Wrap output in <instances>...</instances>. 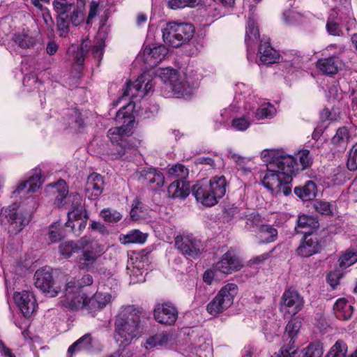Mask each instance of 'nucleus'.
<instances>
[{
	"mask_svg": "<svg viewBox=\"0 0 357 357\" xmlns=\"http://www.w3.org/2000/svg\"><path fill=\"white\" fill-rule=\"evenodd\" d=\"M154 318L160 324L172 325L178 318V311L170 303L158 304L154 309Z\"/></svg>",
	"mask_w": 357,
	"mask_h": 357,
	"instance_id": "nucleus-16",
	"label": "nucleus"
},
{
	"mask_svg": "<svg viewBox=\"0 0 357 357\" xmlns=\"http://www.w3.org/2000/svg\"><path fill=\"white\" fill-rule=\"evenodd\" d=\"M256 238L259 244L270 243L276 241L278 230L271 225H261L257 227Z\"/></svg>",
	"mask_w": 357,
	"mask_h": 357,
	"instance_id": "nucleus-26",
	"label": "nucleus"
},
{
	"mask_svg": "<svg viewBox=\"0 0 357 357\" xmlns=\"http://www.w3.org/2000/svg\"><path fill=\"white\" fill-rule=\"evenodd\" d=\"M321 250V243L317 235L304 236V241L297 248V253L303 257H309Z\"/></svg>",
	"mask_w": 357,
	"mask_h": 357,
	"instance_id": "nucleus-19",
	"label": "nucleus"
},
{
	"mask_svg": "<svg viewBox=\"0 0 357 357\" xmlns=\"http://www.w3.org/2000/svg\"><path fill=\"white\" fill-rule=\"evenodd\" d=\"M128 128L123 126L120 127L112 128L108 130V136L109 137L112 144L117 142L125 140L123 136L126 134Z\"/></svg>",
	"mask_w": 357,
	"mask_h": 357,
	"instance_id": "nucleus-48",
	"label": "nucleus"
},
{
	"mask_svg": "<svg viewBox=\"0 0 357 357\" xmlns=\"http://www.w3.org/2000/svg\"><path fill=\"white\" fill-rule=\"evenodd\" d=\"M175 247L190 260L198 259L204 250L202 242L191 234L177 236Z\"/></svg>",
	"mask_w": 357,
	"mask_h": 357,
	"instance_id": "nucleus-10",
	"label": "nucleus"
},
{
	"mask_svg": "<svg viewBox=\"0 0 357 357\" xmlns=\"http://www.w3.org/2000/svg\"><path fill=\"white\" fill-rule=\"evenodd\" d=\"M259 60L258 64L268 65L276 63L279 59L280 55L278 52L273 49L268 39L263 38L260 41L259 47Z\"/></svg>",
	"mask_w": 357,
	"mask_h": 357,
	"instance_id": "nucleus-22",
	"label": "nucleus"
},
{
	"mask_svg": "<svg viewBox=\"0 0 357 357\" xmlns=\"http://www.w3.org/2000/svg\"><path fill=\"white\" fill-rule=\"evenodd\" d=\"M167 53V49L163 45L155 46L153 47H146L144 50V55L146 59H153L155 62L162 61Z\"/></svg>",
	"mask_w": 357,
	"mask_h": 357,
	"instance_id": "nucleus-35",
	"label": "nucleus"
},
{
	"mask_svg": "<svg viewBox=\"0 0 357 357\" xmlns=\"http://www.w3.org/2000/svg\"><path fill=\"white\" fill-rule=\"evenodd\" d=\"M155 79L169 85L175 93H183L185 91V84L179 80L176 70L172 68L160 70Z\"/></svg>",
	"mask_w": 357,
	"mask_h": 357,
	"instance_id": "nucleus-17",
	"label": "nucleus"
},
{
	"mask_svg": "<svg viewBox=\"0 0 357 357\" xmlns=\"http://www.w3.org/2000/svg\"><path fill=\"white\" fill-rule=\"evenodd\" d=\"M142 310L135 305L122 307L114 320V338L121 344L128 345L142 335L144 326Z\"/></svg>",
	"mask_w": 357,
	"mask_h": 357,
	"instance_id": "nucleus-1",
	"label": "nucleus"
},
{
	"mask_svg": "<svg viewBox=\"0 0 357 357\" xmlns=\"http://www.w3.org/2000/svg\"><path fill=\"white\" fill-rule=\"evenodd\" d=\"M60 254L65 258H69L73 253L77 252L79 250L78 242L65 241L61 243L59 247Z\"/></svg>",
	"mask_w": 357,
	"mask_h": 357,
	"instance_id": "nucleus-40",
	"label": "nucleus"
},
{
	"mask_svg": "<svg viewBox=\"0 0 357 357\" xmlns=\"http://www.w3.org/2000/svg\"><path fill=\"white\" fill-rule=\"evenodd\" d=\"M317 186L312 181H308L303 186L296 187L294 193L303 201L312 200L316 197Z\"/></svg>",
	"mask_w": 357,
	"mask_h": 357,
	"instance_id": "nucleus-32",
	"label": "nucleus"
},
{
	"mask_svg": "<svg viewBox=\"0 0 357 357\" xmlns=\"http://www.w3.org/2000/svg\"><path fill=\"white\" fill-rule=\"evenodd\" d=\"M304 305L303 296L294 289H286L280 300V310L284 317H290L301 311Z\"/></svg>",
	"mask_w": 357,
	"mask_h": 357,
	"instance_id": "nucleus-11",
	"label": "nucleus"
},
{
	"mask_svg": "<svg viewBox=\"0 0 357 357\" xmlns=\"http://www.w3.org/2000/svg\"><path fill=\"white\" fill-rule=\"evenodd\" d=\"M1 216L6 218L8 232L17 234L22 231L31 220V214L24 212L17 204H13L1 211Z\"/></svg>",
	"mask_w": 357,
	"mask_h": 357,
	"instance_id": "nucleus-9",
	"label": "nucleus"
},
{
	"mask_svg": "<svg viewBox=\"0 0 357 357\" xmlns=\"http://www.w3.org/2000/svg\"><path fill=\"white\" fill-rule=\"evenodd\" d=\"M105 47L104 41H99L96 45H94L92 48V54L95 59L100 60L103 55V50Z\"/></svg>",
	"mask_w": 357,
	"mask_h": 357,
	"instance_id": "nucleus-61",
	"label": "nucleus"
},
{
	"mask_svg": "<svg viewBox=\"0 0 357 357\" xmlns=\"http://www.w3.org/2000/svg\"><path fill=\"white\" fill-rule=\"evenodd\" d=\"M278 151L275 150L264 151L261 153L264 161L267 162V170L262 179L264 186L273 193L278 195L281 191L282 183H289L293 178H286L287 169L280 160Z\"/></svg>",
	"mask_w": 357,
	"mask_h": 357,
	"instance_id": "nucleus-2",
	"label": "nucleus"
},
{
	"mask_svg": "<svg viewBox=\"0 0 357 357\" xmlns=\"http://www.w3.org/2000/svg\"><path fill=\"white\" fill-rule=\"evenodd\" d=\"M111 300V296L108 294L96 292L91 298L88 300L87 310L91 312L104 308Z\"/></svg>",
	"mask_w": 357,
	"mask_h": 357,
	"instance_id": "nucleus-29",
	"label": "nucleus"
},
{
	"mask_svg": "<svg viewBox=\"0 0 357 357\" xmlns=\"http://www.w3.org/2000/svg\"><path fill=\"white\" fill-rule=\"evenodd\" d=\"M140 204L137 199H135L132 204V207L130 211V217L133 220H137L141 218L139 212H141V208L139 206Z\"/></svg>",
	"mask_w": 357,
	"mask_h": 357,
	"instance_id": "nucleus-64",
	"label": "nucleus"
},
{
	"mask_svg": "<svg viewBox=\"0 0 357 357\" xmlns=\"http://www.w3.org/2000/svg\"><path fill=\"white\" fill-rule=\"evenodd\" d=\"M347 352V344L343 340H339L331 348L326 357H346Z\"/></svg>",
	"mask_w": 357,
	"mask_h": 357,
	"instance_id": "nucleus-43",
	"label": "nucleus"
},
{
	"mask_svg": "<svg viewBox=\"0 0 357 357\" xmlns=\"http://www.w3.org/2000/svg\"><path fill=\"white\" fill-rule=\"evenodd\" d=\"M31 174V175L29 179L21 182L17 187V189L13 192V193H20L26 188L27 185H29L28 192H35L40 188L43 182L40 175V169H33Z\"/></svg>",
	"mask_w": 357,
	"mask_h": 357,
	"instance_id": "nucleus-24",
	"label": "nucleus"
},
{
	"mask_svg": "<svg viewBox=\"0 0 357 357\" xmlns=\"http://www.w3.org/2000/svg\"><path fill=\"white\" fill-rule=\"evenodd\" d=\"M333 310L337 319L348 320L353 314L354 307L345 298H342L337 300L334 305Z\"/></svg>",
	"mask_w": 357,
	"mask_h": 357,
	"instance_id": "nucleus-27",
	"label": "nucleus"
},
{
	"mask_svg": "<svg viewBox=\"0 0 357 357\" xmlns=\"http://www.w3.org/2000/svg\"><path fill=\"white\" fill-rule=\"evenodd\" d=\"M66 235L63 229L59 223L52 224L50 227L49 236L52 243H56Z\"/></svg>",
	"mask_w": 357,
	"mask_h": 357,
	"instance_id": "nucleus-49",
	"label": "nucleus"
},
{
	"mask_svg": "<svg viewBox=\"0 0 357 357\" xmlns=\"http://www.w3.org/2000/svg\"><path fill=\"white\" fill-rule=\"evenodd\" d=\"M250 126V121L246 116L235 118L231 121V127L238 131H245Z\"/></svg>",
	"mask_w": 357,
	"mask_h": 357,
	"instance_id": "nucleus-55",
	"label": "nucleus"
},
{
	"mask_svg": "<svg viewBox=\"0 0 357 357\" xmlns=\"http://www.w3.org/2000/svg\"><path fill=\"white\" fill-rule=\"evenodd\" d=\"M79 250H83L82 257L80 260L84 262L80 263L81 268H86L93 264L97 258L103 252L104 246L98 241L91 240L84 236L79 241Z\"/></svg>",
	"mask_w": 357,
	"mask_h": 357,
	"instance_id": "nucleus-12",
	"label": "nucleus"
},
{
	"mask_svg": "<svg viewBox=\"0 0 357 357\" xmlns=\"http://www.w3.org/2000/svg\"><path fill=\"white\" fill-rule=\"evenodd\" d=\"M340 266L342 268L350 266L357 261V251H347L340 258Z\"/></svg>",
	"mask_w": 357,
	"mask_h": 357,
	"instance_id": "nucleus-53",
	"label": "nucleus"
},
{
	"mask_svg": "<svg viewBox=\"0 0 357 357\" xmlns=\"http://www.w3.org/2000/svg\"><path fill=\"white\" fill-rule=\"evenodd\" d=\"M168 174L174 178H177L176 181H185L188 176L189 170L183 164L177 163L169 169Z\"/></svg>",
	"mask_w": 357,
	"mask_h": 357,
	"instance_id": "nucleus-42",
	"label": "nucleus"
},
{
	"mask_svg": "<svg viewBox=\"0 0 357 357\" xmlns=\"http://www.w3.org/2000/svg\"><path fill=\"white\" fill-rule=\"evenodd\" d=\"M259 38V32L255 22L253 19L250 18L248 20V26L246 28L245 42L247 45L248 51L249 52Z\"/></svg>",
	"mask_w": 357,
	"mask_h": 357,
	"instance_id": "nucleus-34",
	"label": "nucleus"
},
{
	"mask_svg": "<svg viewBox=\"0 0 357 357\" xmlns=\"http://www.w3.org/2000/svg\"><path fill=\"white\" fill-rule=\"evenodd\" d=\"M96 340L93 339L91 333H86L76 340L68 349V353L73 354L78 351L91 352L93 350Z\"/></svg>",
	"mask_w": 357,
	"mask_h": 357,
	"instance_id": "nucleus-25",
	"label": "nucleus"
},
{
	"mask_svg": "<svg viewBox=\"0 0 357 357\" xmlns=\"http://www.w3.org/2000/svg\"><path fill=\"white\" fill-rule=\"evenodd\" d=\"M105 182L103 177L98 174H90L86 181L85 186L86 196L92 200L96 199L102 192Z\"/></svg>",
	"mask_w": 357,
	"mask_h": 357,
	"instance_id": "nucleus-20",
	"label": "nucleus"
},
{
	"mask_svg": "<svg viewBox=\"0 0 357 357\" xmlns=\"http://www.w3.org/2000/svg\"><path fill=\"white\" fill-rule=\"evenodd\" d=\"M196 165H204L209 167V169H215V163L213 158L209 157H199L195 161Z\"/></svg>",
	"mask_w": 357,
	"mask_h": 357,
	"instance_id": "nucleus-62",
	"label": "nucleus"
},
{
	"mask_svg": "<svg viewBox=\"0 0 357 357\" xmlns=\"http://www.w3.org/2000/svg\"><path fill=\"white\" fill-rule=\"evenodd\" d=\"M279 154L280 160L287 169V180L290 179V174L292 176L296 171H302L309 168L312 163V158L310 155V151L303 149L299 151L295 156L287 154L281 150H275Z\"/></svg>",
	"mask_w": 357,
	"mask_h": 357,
	"instance_id": "nucleus-7",
	"label": "nucleus"
},
{
	"mask_svg": "<svg viewBox=\"0 0 357 357\" xmlns=\"http://www.w3.org/2000/svg\"><path fill=\"white\" fill-rule=\"evenodd\" d=\"M147 234L142 233L139 230L135 229L124 235L120 240L123 243H145L147 238Z\"/></svg>",
	"mask_w": 357,
	"mask_h": 357,
	"instance_id": "nucleus-37",
	"label": "nucleus"
},
{
	"mask_svg": "<svg viewBox=\"0 0 357 357\" xmlns=\"http://www.w3.org/2000/svg\"><path fill=\"white\" fill-rule=\"evenodd\" d=\"M198 0H168L167 6L171 9H180L185 7H195L198 5Z\"/></svg>",
	"mask_w": 357,
	"mask_h": 357,
	"instance_id": "nucleus-51",
	"label": "nucleus"
},
{
	"mask_svg": "<svg viewBox=\"0 0 357 357\" xmlns=\"http://www.w3.org/2000/svg\"><path fill=\"white\" fill-rule=\"evenodd\" d=\"M49 186L54 188L55 192L57 193L54 204L59 207L67 203L66 201L63 202L65 199H67L68 202H71L72 210L68 213V220L66 223V227H70L71 230H73L75 225L73 220L79 219L82 214L81 197L77 193H73L67 197L68 190L63 180H59L57 183H51Z\"/></svg>",
	"mask_w": 357,
	"mask_h": 357,
	"instance_id": "nucleus-5",
	"label": "nucleus"
},
{
	"mask_svg": "<svg viewBox=\"0 0 357 357\" xmlns=\"http://www.w3.org/2000/svg\"><path fill=\"white\" fill-rule=\"evenodd\" d=\"M326 29L329 34L332 36H341L344 34L342 24L340 25L338 22H333L330 19L326 24Z\"/></svg>",
	"mask_w": 357,
	"mask_h": 357,
	"instance_id": "nucleus-59",
	"label": "nucleus"
},
{
	"mask_svg": "<svg viewBox=\"0 0 357 357\" xmlns=\"http://www.w3.org/2000/svg\"><path fill=\"white\" fill-rule=\"evenodd\" d=\"M301 327V321L298 317L291 319L286 326L285 334L288 336L286 341L292 340L293 342L295 343V339L297 337Z\"/></svg>",
	"mask_w": 357,
	"mask_h": 357,
	"instance_id": "nucleus-38",
	"label": "nucleus"
},
{
	"mask_svg": "<svg viewBox=\"0 0 357 357\" xmlns=\"http://www.w3.org/2000/svg\"><path fill=\"white\" fill-rule=\"evenodd\" d=\"M282 18L284 23L287 24H294L301 20L302 15L300 13L291 9L283 12Z\"/></svg>",
	"mask_w": 357,
	"mask_h": 357,
	"instance_id": "nucleus-52",
	"label": "nucleus"
},
{
	"mask_svg": "<svg viewBox=\"0 0 357 357\" xmlns=\"http://www.w3.org/2000/svg\"><path fill=\"white\" fill-rule=\"evenodd\" d=\"M190 347V351L195 352L199 357H208L212 351L210 340L202 337L195 338Z\"/></svg>",
	"mask_w": 357,
	"mask_h": 357,
	"instance_id": "nucleus-31",
	"label": "nucleus"
},
{
	"mask_svg": "<svg viewBox=\"0 0 357 357\" xmlns=\"http://www.w3.org/2000/svg\"><path fill=\"white\" fill-rule=\"evenodd\" d=\"M319 227V224L317 218L313 216L302 215H300L297 220V225L295 230L297 233L306 235H314L313 231L317 230Z\"/></svg>",
	"mask_w": 357,
	"mask_h": 357,
	"instance_id": "nucleus-23",
	"label": "nucleus"
},
{
	"mask_svg": "<svg viewBox=\"0 0 357 357\" xmlns=\"http://www.w3.org/2000/svg\"><path fill=\"white\" fill-rule=\"evenodd\" d=\"M244 219H246L245 227L248 229H250L251 228H253L255 226H258L259 223L260 222V217L259 214H257L255 212L248 213L247 211L246 215H245Z\"/></svg>",
	"mask_w": 357,
	"mask_h": 357,
	"instance_id": "nucleus-60",
	"label": "nucleus"
},
{
	"mask_svg": "<svg viewBox=\"0 0 357 357\" xmlns=\"http://www.w3.org/2000/svg\"><path fill=\"white\" fill-rule=\"evenodd\" d=\"M296 352V349L292 340L287 341L281 349L273 354L271 357H294Z\"/></svg>",
	"mask_w": 357,
	"mask_h": 357,
	"instance_id": "nucleus-47",
	"label": "nucleus"
},
{
	"mask_svg": "<svg viewBox=\"0 0 357 357\" xmlns=\"http://www.w3.org/2000/svg\"><path fill=\"white\" fill-rule=\"evenodd\" d=\"M157 170L153 167L140 168L135 173V177L139 183L149 188L151 177L155 176L154 172H156Z\"/></svg>",
	"mask_w": 357,
	"mask_h": 357,
	"instance_id": "nucleus-36",
	"label": "nucleus"
},
{
	"mask_svg": "<svg viewBox=\"0 0 357 357\" xmlns=\"http://www.w3.org/2000/svg\"><path fill=\"white\" fill-rule=\"evenodd\" d=\"M100 216L105 222L110 223L118 222L122 218V215L119 212L110 208H105L102 210L100 212Z\"/></svg>",
	"mask_w": 357,
	"mask_h": 357,
	"instance_id": "nucleus-50",
	"label": "nucleus"
},
{
	"mask_svg": "<svg viewBox=\"0 0 357 357\" xmlns=\"http://www.w3.org/2000/svg\"><path fill=\"white\" fill-rule=\"evenodd\" d=\"M168 337L165 333L155 334L150 336L145 342L144 347L146 349H151L158 346H164L167 344Z\"/></svg>",
	"mask_w": 357,
	"mask_h": 357,
	"instance_id": "nucleus-39",
	"label": "nucleus"
},
{
	"mask_svg": "<svg viewBox=\"0 0 357 357\" xmlns=\"http://www.w3.org/2000/svg\"><path fill=\"white\" fill-rule=\"evenodd\" d=\"M347 165L350 171L357 170V143L352 146L349 151Z\"/></svg>",
	"mask_w": 357,
	"mask_h": 357,
	"instance_id": "nucleus-56",
	"label": "nucleus"
},
{
	"mask_svg": "<svg viewBox=\"0 0 357 357\" xmlns=\"http://www.w3.org/2000/svg\"><path fill=\"white\" fill-rule=\"evenodd\" d=\"M340 61L335 56L320 59L317 61V68L326 75H333L337 73Z\"/></svg>",
	"mask_w": 357,
	"mask_h": 357,
	"instance_id": "nucleus-33",
	"label": "nucleus"
},
{
	"mask_svg": "<svg viewBox=\"0 0 357 357\" xmlns=\"http://www.w3.org/2000/svg\"><path fill=\"white\" fill-rule=\"evenodd\" d=\"M53 8L56 13V27L60 37H66L69 32V25L78 26L84 20V15L74 3L67 0H54Z\"/></svg>",
	"mask_w": 357,
	"mask_h": 357,
	"instance_id": "nucleus-4",
	"label": "nucleus"
},
{
	"mask_svg": "<svg viewBox=\"0 0 357 357\" xmlns=\"http://www.w3.org/2000/svg\"><path fill=\"white\" fill-rule=\"evenodd\" d=\"M349 139V130L346 127H341L337 129L336 134L331 139V142L335 146H342L347 144Z\"/></svg>",
	"mask_w": 357,
	"mask_h": 357,
	"instance_id": "nucleus-46",
	"label": "nucleus"
},
{
	"mask_svg": "<svg viewBox=\"0 0 357 357\" xmlns=\"http://www.w3.org/2000/svg\"><path fill=\"white\" fill-rule=\"evenodd\" d=\"M275 113L273 105L269 102L261 104L255 112V117L258 120L272 118Z\"/></svg>",
	"mask_w": 357,
	"mask_h": 357,
	"instance_id": "nucleus-41",
	"label": "nucleus"
},
{
	"mask_svg": "<svg viewBox=\"0 0 357 357\" xmlns=\"http://www.w3.org/2000/svg\"><path fill=\"white\" fill-rule=\"evenodd\" d=\"M14 300L25 317H29L35 310L36 300L31 293L26 291L15 292Z\"/></svg>",
	"mask_w": 357,
	"mask_h": 357,
	"instance_id": "nucleus-21",
	"label": "nucleus"
},
{
	"mask_svg": "<svg viewBox=\"0 0 357 357\" xmlns=\"http://www.w3.org/2000/svg\"><path fill=\"white\" fill-rule=\"evenodd\" d=\"M195 34V27L190 23L169 22L162 30V38L166 43L178 47L190 41Z\"/></svg>",
	"mask_w": 357,
	"mask_h": 357,
	"instance_id": "nucleus-6",
	"label": "nucleus"
},
{
	"mask_svg": "<svg viewBox=\"0 0 357 357\" xmlns=\"http://www.w3.org/2000/svg\"><path fill=\"white\" fill-rule=\"evenodd\" d=\"M246 208L239 207L234 204L226 209V212L229 215L239 219H244L245 215H246Z\"/></svg>",
	"mask_w": 357,
	"mask_h": 357,
	"instance_id": "nucleus-58",
	"label": "nucleus"
},
{
	"mask_svg": "<svg viewBox=\"0 0 357 357\" xmlns=\"http://www.w3.org/2000/svg\"><path fill=\"white\" fill-rule=\"evenodd\" d=\"M12 40L15 45L23 50L33 49L37 43V39L28 31L14 34Z\"/></svg>",
	"mask_w": 357,
	"mask_h": 357,
	"instance_id": "nucleus-28",
	"label": "nucleus"
},
{
	"mask_svg": "<svg viewBox=\"0 0 357 357\" xmlns=\"http://www.w3.org/2000/svg\"><path fill=\"white\" fill-rule=\"evenodd\" d=\"M323 353L322 344L320 342H314L303 350V357H321Z\"/></svg>",
	"mask_w": 357,
	"mask_h": 357,
	"instance_id": "nucleus-45",
	"label": "nucleus"
},
{
	"mask_svg": "<svg viewBox=\"0 0 357 357\" xmlns=\"http://www.w3.org/2000/svg\"><path fill=\"white\" fill-rule=\"evenodd\" d=\"M315 210L322 215H330L333 213L332 205L327 202L317 201L314 204Z\"/></svg>",
	"mask_w": 357,
	"mask_h": 357,
	"instance_id": "nucleus-57",
	"label": "nucleus"
},
{
	"mask_svg": "<svg viewBox=\"0 0 357 357\" xmlns=\"http://www.w3.org/2000/svg\"><path fill=\"white\" fill-rule=\"evenodd\" d=\"M242 264L238 258L231 252H227L221 259L213 265V268L225 275L239 271Z\"/></svg>",
	"mask_w": 357,
	"mask_h": 357,
	"instance_id": "nucleus-18",
	"label": "nucleus"
},
{
	"mask_svg": "<svg viewBox=\"0 0 357 357\" xmlns=\"http://www.w3.org/2000/svg\"><path fill=\"white\" fill-rule=\"evenodd\" d=\"M112 145L114 146V149L111 153L112 159L121 158L125 155L129 150H131V147L126 140L114 142Z\"/></svg>",
	"mask_w": 357,
	"mask_h": 357,
	"instance_id": "nucleus-44",
	"label": "nucleus"
},
{
	"mask_svg": "<svg viewBox=\"0 0 357 357\" xmlns=\"http://www.w3.org/2000/svg\"><path fill=\"white\" fill-rule=\"evenodd\" d=\"M146 77V74H142L133 83L127 82L121 98L128 96H130V98L137 96L144 97L148 94L153 86V82L156 83V79L148 80Z\"/></svg>",
	"mask_w": 357,
	"mask_h": 357,
	"instance_id": "nucleus-14",
	"label": "nucleus"
},
{
	"mask_svg": "<svg viewBox=\"0 0 357 357\" xmlns=\"http://www.w3.org/2000/svg\"><path fill=\"white\" fill-rule=\"evenodd\" d=\"M35 286L50 297L57 296L59 291L54 287L52 273L45 268L38 270L34 274Z\"/></svg>",
	"mask_w": 357,
	"mask_h": 357,
	"instance_id": "nucleus-15",
	"label": "nucleus"
},
{
	"mask_svg": "<svg viewBox=\"0 0 357 357\" xmlns=\"http://www.w3.org/2000/svg\"><path fill=\"white\" fill-rule=\"evenodd\" d=\"M75 282V285L79 287V291H81V288L85 286H89L93 283V278L91 275H84L82 279L79 281L72 280Z\"/></svg>",
	"mask_w": 357,
	"mask_h": 357,
	"instance_id": "nucleus-63",
	"label": "nucleus"
},
{
	"mask_svg": "<svg viewBox=\"0 0 357 357\" xmlns=\"http://www.w3.org/2000/svg\"><path fill=\"white\" fill-rule=\"evenodd\" d=\"M238 292L236 284L228 283L219 291L215 298L207 305V312L213 316L223 312L233 303Z\"/></svg>",
	"mask_w": 357,
	"mask_h": 357,
	"instance_id": "nucleus-8",
	"label": "nucleus"
},
{
	"mask_svg": "<svg viewBox=\"0 0 357 357\" xmlns=\"http://www.w3.org/2000/svg\"><path fill=\"white\" fill-rule=\"evenodd\" d=\"M169 197L184 199L189 195V185L185 181H174L168 187Z\"/></svg>",
	"mask_w": 357,
	"mask_h": 357,
	"instance_id": "nucleus-30",
	"label": "nucleus"
},
{
	"mask_svg": "<svg viewBox=\"0 0 357 357\" xmlns=\"http://www.w3.org/2000/svg\"><path fill=\"white\" fill-rule=\"evenodd\" d=\"M227 182L224 176H215L209 180L199 181L192 186V192L197 202L213 206L226 193Z\"/></svg>",
	"mask_w": 357,
	"mask_h": 357,
	"instance_id": "nucleus-3",
	"label": "nucleus"
},
{
	"mask_svg": "<svg viewBox=\"0 0 357 357\" xmlns=\"http://www.w3.org/2000/svg\"><path fill=\"white\" fill-rule=\"evenodd\" d=\"M154 174L155 176H152L149 185V189L151 190H157L160 189L165 183V177L160 171L158 169L156 172H154Z\"/></svg>",
	"mask_w": 357,
	"mask_h": 357,
	"instance_id": "nucleus-54",
	"label": "nucleus"
},
{
	"mask_svg": "<svg viewBox=\"0 0 357 357\" xmlns=\"http://www.w3.org/2000/svg\"><path fill=\"white\" fill-rule=\"evenodd\" d=\"M88 300L86 294L79 291V287L75 285V282L70 281L67 283L64 298L61 301L63 305L73 310L83 307L87 309Z\"/></svg>",
	"mask_w": 357,
	"mask_h": 357,
	"instance_id": "nucleus-13",
	"label": "nucleus"
}]
</instances>
